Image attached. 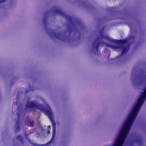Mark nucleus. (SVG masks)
Here are the masks:
<instances>
[{
  "label": "nucleus",
  "instance_id": "f257e3e1",
  "mask_svg": "<svg viewBox=\"0 0 146 146\" xmlns=\"http://www.w3.org/2000/svg\"><path fill=\"white\" fill-rule=\"evenodd\" d=\"M101 37L103 38H105L108 40V41L115 43L118 45H120V46H115L111 45L105 43L104 42L100 41V38H97L94 42L92 44V48L94 50L95 48L96 49V52L98 54H100V50H99V46L102 44H105L106 46L108 47L114 49H120L122 50V51L121 54L117 56L116 58L113 59H118L122 56L123 54L126 53L128 50V47L125 45L127 42V39H121L119 40H116L110 38L108 36H104L102 34L101 35Z\"/></svg>",
  "mask_w": 146,
  "mask_h": 146
},
{
  "label": "nucleus",
  "instance_id": "f03ea898",
  "mask_svg": "<svg viewBox=\"0 0 146 146\" xmlns=\"http://www.w3.org/2000/svg\"><path fill=\"white\" fill-rule=\"evenodd\" d=\"M130 128L123 125L117 137L113 146H122L126 136V133L129 131Z\"/></svg>",
  "mask_w": 146,
  "mask_h": 146
},
{
  "label": "nucleus",
  "instance_id": "7ed1b4c3",
  "mask_svg": "<svg viewBox=\"0 0 146 146\" xmlns=\"http://www.w3.org/2000/svg\"><path fill=\"white\" fill-rule=\"evenodd\" d=\"M74 41L75 40L74 35L75 32H74V30L77 27L78 29L80 28L81 29L84 28V26L82 22L80 20L77 19L74 16Z\"/></svg>",
  "mask_w": 146,
  "mask_h": 146
},
{
  "label": "nucleus",
  "instance_id": "20e7f679",
  "mask_svg": "<svg viewBox=\"0 0 146 146\" xmlns=\"http://www.w3.org/2000/svg\"><path fill=\"white\" fill-rule=\"evenodd\" d=\"M135 117L130 113L123 125L130 128Z\"/></svg>",
  "mask_w": 146,
  "mask_h": 146
},
{
  "label": "nucleus",
  "instance_id": "39448f33",
  "mask_svg": "<svg viewBox=\"0 0 146 146\" xmlns=\"http://www.w3.org/2000/svg\"><path fill=\"white\" fill-rule=\"evenodd\" d=\"M14 0H0V7H2L3 4L7 2H12Z\"/></svg>",
  "mask_w": 146,
  "mask_h": 146
},
{
  "label": "nucleus",
  "instance_id": "423d86ee",
  "mask_svg": "<svg viewBox=\"0 0 146 146\" xmlns=\"http://www.w3.org/2000/svg\"><path fill=\"white\" fill-rule=\"evenodd\" d=\"M136 142L139 146H141L143 143V141L141 138L140 137L136 140Z\"/></svg>",
  "mask_w": 146,
  "mask_h": 146
},
{
  "label": "nucleus",
  "instance_id": "0eeeda50",
  "mask_svg": "<svg viewBox=\"0 0 146 146\" xmlns=\"http://www.w3.org/2000/svg\"><path fill=\"white\" fill-rule=\"evenodd\" d=\"M138 112V111L133 108L130 114L136 117Z\"/></svg>",
  "mask_w": 146,
  "mask_h": 146
},
{
  "label": "nucleus",
  "instance_id": "6e6552de",
  "mask_svg": "<svg viewBox=\"0 0 146 146\" xmlns=\"http://www.w3.org/2000/svg\"><path fill=\"white\" fill-rule=\"evenodd\" d=\"M141 106H141L139 104L136 103L133 108L138 111H139Z\"/></svg>",
  "mask_w": 146,
  "mask_h": 146
},
{
  "label": "nucleus",
  "instance_id": "1a4fd4ad",
  "mask_svg": "<svg viewBox=\"0 0 146 146\" xmlns=\"http://www.w3.org/2000/svg\"><path fill=\"white\" fill-rule=\"evenodd\" d=\"M20 125V123H19V121H16V129H17V128L19 127V125Z\"/></svg>",
  "mask_w": 146,
  "mask_h": 146
},
{
  "label": "nucleus",
  "instance_id": "9d476101",
  "mask_svg": "<svg viewBox=\"0 0 146 146\" xmlns=\"http://www.w3.org/2000/svg\"><path fill=\"white\" fill-rule=\"evenodd\" d=\"M143 102L138 99L136 103L142 106L143 103Z\"/></svg>",
  "mask_w": 146,
  "mask_h": 146
},
{
  "label": "nucleus",
  "instance_id": "9b49d317",
  "mask_svg": "<svg viewBox=\"0 0 146 146\" xmlns=\"http://www.w3.org/2000/svg\"><path fill=\"white\" fill-rule=\"evenodd\" d=\"M143 102L138 99L136 103L142 106L143 103Z\"/></svg>",
  "mask_w": 146,
  "mask_h": 146
},
{
  "label": "nucleus",
  "instance_id": "f8f14e48",
  "mask_svg": "<svg viewBox=\"0 0 146 146\" xmlns=\"http://www.w3.org/2000/svg\"><path fill=\"white\" fill-rule=\"evenodd\" d=\"M141 96L143 98H144V99L145 100L146 99V94L145 93V92H143Z\"/></svg>",
  "mask_w": 146,
  "mask_h": 146
},
{
  "label": "nucleus",
  "instance_id": "ddd939ff",
  "mask_svg": "<svg viewBox=\"0 0 146 146\" xmlns=\"http://www.w3.org/2000/svg\"><path fill=\"white\" fill-rule=\"evenodd\" d=\"M139 99L140 100H141L142 101V102H143L145 100V99H144V98H143L142 97H141V96H140L139 98Z\"/></svg>",
  "mask_w": 146,
  "mask_h": 146
},
{
  "label": "nucleus",
  "instance_id": "4468645a",
  "mask_svg": "<svg viewBox=\"0 0 146 146\" xmlns=\"http://www.w3.org/2000/svg\"><path fill=\"white\" fill-rule=\"evenodd\" d=\"M30 124L29 125L30 126H32L34 124V122L33 121H31V120L30 121Z\"/></svg>",
  "mask_w": 146,
  "mask_h": 146
},
{
  "label": "nucleus",
  "instance_id": "2eb2a0df",
  "mask_svg": "<svg viewBox=\"0 0 146 146\" xmlns=\"http://www.w3.org/2000/svg\"><path fill=\"white\" fill-rule=\"evenodd\" d=\"M50 126H48V132H47V133H48V134H49L50 133Z\"/></svg>",
  "mask_w": 146,
  "mask_h": 146
},
{
  "label": "nucleus",
  "instance_id": "dca6fc26",
  "mask_svg": "<svg viewBox=\"0 0 146 146\" xmlns=\"http://www.w3.org/2000/svg\"><path fill=\"white\" fill-rule=\"evenodd\" d=\"M17 138L19 140H21L22 139L21 137L20 136H17Z\"/></svg>",
  "mask_w": 146,
  "mask_h": 146
},
{
  "label": "nucleus",
  "instance_id": "f3484780",
  "mask_svg": "<svg viewBox=\"0 0 146 146\" xmlns=\"http://www.w3.org/2000/svg\"><path fill=\"white\" fill-rule=\"evenodd\" d=\"M56 12L58 13H61V11H60V10H56Z\"/></svg>",
  "mask_w": 146,
  "mask_h": 146
},
{
  "label": "nucleus",
  "instance_id": "a211bd4d",
  "mask_svg": "<svg viewBox=\"0 0 146 146\" xmlns=\"http://www.w3.org/2000/svg\"><path fill=\"white\" fill-rule=\"evenodd\" d=\"M113 7H109V10L110 11H112L113 9Z\"/></svg>",
  "mask_w": 146,
  "mask_h": 146
},
{
  "label": "nucleus",
  "instance_id": "6ab92c4d",
  "mask_svg": "<svg viewBox=\"0 0 146 146\" xmlns=\"http://www.w3.org/2000/svg\"><path fill=\"white\" fill-rule=\"evenodd\" d=\"M59 124H60V123L59 122H57V126H58V125H59Z\"/></svg>",
  "mask_w": 146,
  "mask_h": 146
},
{
  "label": "nucleus",
  "instance_id": "aec40b11",
  "mask_svg": "<svg viewBox=\"0 0 146 146\" xmlns=\"http://www.w3.org/2000/svg\"><path fill=\"white\" fill-rule=\"evenodd\" d=\"M144 92H145V93L146 94V88L145 89Z\"/></svg>",
  "mask_w": 146,
  "mask_h": 146
},
{
  "label": "nucleus",
  "instance_id": "412c9836",
  "mask_svg": "<svg viewBox=\"0 0 146 146\" xmlns=\"http://www.w3.org/2000/svg\"><path fill=\"white\" fill-rule=\"evenodd\" d=\"M42 100H43L44 102V100L43 99H42Z\"/></svg>",
  "mask_w": 146,
  "mask_h": 146
},
{
  "label": "nucleus",
  "instance_id": "4be33fe9",
  "mask_svg": "<svg viewBox=\"0 0 146 146\" xmlns=\"http://www.w3.org/2000/svg\"><path fill=\"white\" fill-rule=\"evenodd\" d=\"M52 144V145H54V143H53Z\"/></svg>",
  "mask_w": 146,
  "mask_h": 146
}]
</instances>
